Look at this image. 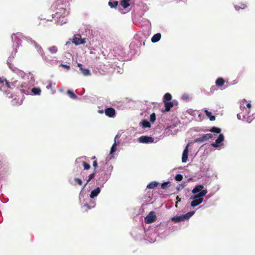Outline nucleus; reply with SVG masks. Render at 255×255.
Listing matches in <instances>:
<instances>
[{"label": "nucleus", "mask_w": 255, "mask_h": 255, "mask_svg": "<svg viewBox=\"0 0 255 255\" xmlns=\"http://www.w3.org/2000/svg\"><path fill=\"white\" fill-rule=\"evenodd\" d=\"M225 82V81L223 78H219L216 81V86L221 87L224 85Z\"/></svg>", "instance_id": "obj_17"}, {"label": "nucleus", "mask_w": 255, "mask_h": 255, "mask_svg": "<svg viewBox=\"0 0 255 255\" xmlns=\"http://www.w3.org/2000/svg\"><path fill=\"white\" fill-rule=\"evenodd\" d=\"M175 179L177 181H181L183 179V176L181 174H178L176 175Z\"/></svg>", "instance_id": "obj_34"}, {"label": "nucleus", "mask_w": 255, "mask_h": 255, "mask_svg": "<svg viewBox=\"0 0 255 255\" xmlns=\"http://www.w3.org/2000/svg\"><path fill=\"white\" fill-rule=\"evenodd\" d=\"M194 213H195L194 211H191V212H189L184 215H182L179 216H176L173 217L171 219V220H172V221H173L175 223L184 221L186 220L189 219L191 216H192L194 215Z\"/></svg>", "instance_id": "obj_2"}, {"label": "nucleus", "mask_w": 255, "mask_h": 255, "mask_svg": "<svg viewBox=\"0 0 255 255\" xmlns=\"http://www.w3.org/2000/svg\"><path fill=\"white\" fill-rule=\"evenodd\" d=\"M157 217L154 211H151L144 218V222L146 224H151L156 221Z\"/></svg>", "instance_id": "obj_3"}, {"label": "nucleus", "mask_w": 255, "mask_h": 255, "mask_svg": "<svg viewBox=\"0 0 255 255\" xmlns=\"http://www.w3.org/2000/svg\"><path fill=\"white\" fill-rule=\"evenodd\" d=\"M72 42L76 45L84 44L86 43V39L82 38L81 34H76L73 36Z\"/></svg>", "instance_id": "obj_4"}, {"label": "nucleus", "mask_w": 255, "mask_h": 255, "mask_svg": "<svg viewBox=\"0 0 255 255\" xmlns=\"http://www.w3.org/2000/svg\"><path fill=\"white\" fill-rule=\"evenodd\" d=\"M74 180L79 185H81L82 184V181L81 179L78 178H75Z\"/></svg>", "instance_id": "obj_36"}, {"label": "nucleus", "mask_w": 255, "mask_h": 255, "mask_svg": "<svg viewBox=\"0 0 255 255\" xmlns=\"http://www.w3.org/2000/svg\"><path fill=\"white\" fill-rule=\"evenodd\" d=\"M158 184L159 183L156 181L151 182L147 185V188L148 189H153L157 187Z\"/></svg>", "instance_id": "obj_20"}, {"label": "nucleus", "mask_w": 255, "mask_h": 255, "mask_svg": "<svg viewBox=\"0 0 255 255\" xmlns=\"http://www.w3.org/2000/svg\"><path fill=\"white\" fill-rule=\"evenodd\" d=\"M206 115L209 118L210 120L213 121L215 120V116L212 115L211 112L208 111L207 110H205L204 111Z\"/></svg>", "instance_id": "obj_18"}, {"label": "nucleus", "mask_w": 255, "mask_h": 255, "mask_svg": "<svg viewBox=\"0 0 255 255\" xmlns=\"http://www.w3.org/2000/svg\"><path fill=\"white\" fill-rule=\"evenodd\" d=\"M48 49L52 54H55L57 52V48L55 46H52L49 47Z\"/></svg>", "instance_id": "obj_27"}, {"label": "nucleus", "mask_w": 255, "mask_h": 255, "mask_svg": "<svg viewBox=\"0 0 255 255\" xmlns=\"http://www.w3.org/2000/svg\"><path fill=\"white\" fill-rule=\"evenodd\" d=\"M82 164L83 166H84L85 170H88L90 168V165L85 161H82Z\"/></svg>", "instance_id": "obj_33"}, {"label": "nucleus", "mask_w": 255, "mask_h": 255, "mask_svg": "<svg viewBox=\"0 0 255 255\" xmlns=\"http://www.w3.org/2000/svg\"><path fill=\"white\" fill-rule=\"evenodd\" d=\"M210 131L219 133L221 132V129L219 128L214 127L210 129Z\"/></svg>", "instance_id": "obj_26"}, {"label": "nucleus", "mask_w": 255, "mask_h": 255, "mask_svg": "<svg viewBox=\"0 0 255 255\" xmlns=\"http://www.w3.org/2000/svg\"><path fill=\"white\" fill-rule=\"evenodd\" d=\"M31 92L33 94V95H40L41 93V90L39 88L34 87L31 89Z\"/></svg>", "instance_id": "obj_23"}, {"label": "nucleus", "mask_w": 255, "mask_h": 255, "mask_svg": "<svg viewBox=\"0 0 255 255\" xmlns=\"http://www.w3.org/2000/svg\"><path fill=\"white\" fill-rule=\"evenodd\" d=\"M207 190H204L198 194L192 196L190 198L193 200L191 203V206L195 207L200 204L203 201V197L207 193Z\"/></svg>", "instance_id": "obj_1"}, {"label": "nucleus", "mask_w": 255, "mask_h": 255, "mask_svg": "<svg viewBox=\"0 0 255 255\" xmlns=\"http://www.w3.org/2000/svg\"><path fill=\"white\" fill-rule=\"evenodd\" d=\"M95 174H96V170H94V172L93 173L91 174L90 175H89V176H88V179L87 180L86 184L84 185L83 189H84L86 187L87 184L90 182V181L94 177V176H95Z\"/></svg>", "instance_id": "obj_22"}, {"label": "nucleus", "mask_w": 255, "mask_h": 255, "mask_svg": "<svg viewBox=\"0 0 255 255\" xmlns=\"http://www.w3.org/2000/svg\"><path fill=\"white\" fill-rule=\"evenodd\" d=\"M161 34L159 33H157L154 34L152 37L151 38V41L153 43H155L158 42L161 38Z\"/></svg>", "instance_id": "obj_16"}, {"label": "nucleus", "mask_w": 255, "mask_h": 255, "mask_svg": "<svg viewBox=\"0 0 255 255\" xmlns=\"http://www.w3.org/2000/svg\"><path fill=\"white\" fill-rule=\"evenodd\" d=\"M107 180V176L106 174L102 173L98 179V182L99 184H103Z\"/></svg>", "instance_id": "obj_15"}, {"label": "nucleus", "mask_w": 255, "mask_h": 255, "mask_svg": "<svg viewBox=\"0 0 255 255\" xmlns=\"http://www.w3.org/2000/svg\"><path fill=\"white\" fill-rule=\"evenodd\" d=\"M47 89H51L52 88V83L50 82L49 84L46 86Z\"/></svg>", "instance_id": "obj_40"}, {"label": "nucleus", "mask_w": 255, "mask_h": 255, "mask_svg": "<svg viewBox=\"0 0 255 255\" xmlns=\"http://www.w3.org/2000/svg\"><path fill=\"white\" fill-rule=\"evenodd\" d=\"M171 99H172L171 95L169 93H167L164 96V101H163L164 102V101L169 102L171 100Z\"/></svg>", "instance_id": "obj_24"}, {"label": "nucleus", "mask_w": 255, "mask_h": 255, "mask_svg": "<svg viewBox=\"0 0 255 255\" xmlns=\"http://www.w3.org/2000/svg\"><path fill=\"white\" fill-rule=\"evenodd\" d=\"M143 45H145V42H143Z\"/></svg>", "instance_id": "obj_47"}, {"label": "nucleus", "mask_w": 255, "mask_h": 255, "mask_svg": "<svg viewBox=\"0 0 255 255\" xmlns=\"http://www.w3.org/2000/svg\"><path fill=\"white\" fill-rule=\"evenodd\" d=\"M237 117H238V119H239V120L241 119V116L240 114H237Z\"/></svg>", "instance_id": "obj_44"}, {"label": "nucleus", "mask_w": 255, "mask_h": 255, "mask_svg": "<svg viewBox=\"0 0 255 255\" xmlns=\"http://www.w3.org/2000/svg\"><path fill=\"white\" fill-rule=\"evenodd\" d=\"M176 200H177V202L176 203L175 206L177 207V203H178V202L181 201V198H179L178 196H177L176 197Z\"/></svg>", "instance_id": "obj_39"}, {"label": "nucleus", "mask_w": 255, "mask_h": 255, "mask_svg": "<svg viewBox=\"0 0 255 255\" xmlns=\"http://www.w3.org/2000/svg\"><path fill=\"white\" fill-rule=\"evenodd\" d=\"M170 184V182L169 181L165 182L161 184V187L163 189H166L168 187V186Z\"/></svg>", "instance_id": "obj_30"}, {"label": "nucleus", "mask_w": 255, "mask_h": 255, "mask_svg": "<svg viewBox=\"0 0 255 255\" xmlns=\"http://www.w3.org/2000/svg\"><path fill=\"white\" fill-rule=\"evenodd\" d=\"M78 67H79V68H80V70H81L83 69V68H82L83 65H82V64H81V63H78Z\"/></svg>", "instance_id": "obj_41"}, {"label": "nucleus", "mask_w": 255, "mask_h": 255, "mask_svg": "<svg viewBox=\"0 0 255 255\" xmlns=\"http://www.w3.org/2000/svg\"><path fill=\"white\" fill-rule=\"evenodd\" d=\"M116 141V138H115V141ZM117 150L116 148V143L115 142V143L113 144V145L112 146V148L111 149L110 151V154H112L113 152H115Z\"/></svg>", "instance_id": "obj_32"}, {"label": "nucleus", "mask_w": 255, "mask_h": 255, "mask_svg": "<svg viewBox=\"0 0 255 255\" xmlns=\"http://www.w3.org/2000/svg\"><path fill=\"white\" fill-rule=\"evenodd\" d=\"M188 145L186 146V148L184 149L183 153H182V162H185L188 159Z\"/></svg>", "instance_id": "obj_10"}, {"label": "nucleus", "mask_w": 255, "mask_h": 255, "mask_svg": "<svg viewBox=\"0 0 255 255\" xmlns=\"http://www.w3.org/2000/svg\"><path fill=\"white\" fill-rule=\"evenodd\" d=\"M98 112L100 114H103L104 113L103 110H99Z\"/></svg>", "instance_id": "obj_45"}, {"label": "nucleus", "mask_w": 255, "mask_h": 255, "mask_svg": "<svg viewBox=\"0 0 255 255\" xmlns=\"http://www.w3.org/2000/svg\"><path fill=\"white\" fill-rule=\"evenodd\" d=\"M9 88H11V86L7 80L0 78V90L3 92H6Z\"/></svg>", "instance_id": "obj_5"}, {"label": "nucleus", "mask_w": 255, "mask_h": 255, "mask_svg": "<svg viewBox=\"0 0 255 255\" xmlns=\"http://www.w3.org/2000/svg\"><path fill=\"white\" fill-rule=\"evenodd\" d=\"M95 158H96V157H95V156H94V157L92 158V159H95Z\"/></svg>", "instance_id": "obj_46"}, {"label": "nucleus", "mask_w": 255, "mask_h": 255, "mask_svg": "<svg viewBox=\"0 0 255 255\" xmlns=\"http://www.w3.org/2000/svg\"><path fill=\"white\" fill-rule=\"evenodd\" d=\"M138 141L140 143H152L154 141V138L150 136H141L138 138Z\"/></svg>", "instance_id": "obj_7"}, {"label": "nucleus", "mask_w": 255, "mask_h": 255, "mask_svg": "<svg viewBox=\"0 0 255 255\" xmlns=\"http://www.w3.org/2000/svg\"><path fill=\"white\" fill-rule=\"evenodd\" d=\"M224 140V136L223 134H220L218 138L216 140L215 142L211 144L212 146L214 147H218L219 146V144L220 143L223 142Z\"/></svg>", "instance_id": "obj_9"}, {"label": "nucleus", "mask_w": 255, "mask_h": 255, "mask_svg": "<svg viewBox=\"0 0 255 255\" xmlns=\"http://www.w3.org/2000/svg\"><path fill=\"white\" fill-rule=\"evenodd\" d=\"M165 105V112H168L170 110V109L173 107L174 104L172 102H164Z\"/></svg>", "instance_id": "obj_12"}, {"label": "nucleus", "mask_w": 255, "mask_h": 255, "mask_svg": "<svg viewBox=\"0 0 255 255\" xmlns=\"http://www.w3.org/2000/svg\"><path fill=\"white\" fill-rule=\"evenodd\" d=\"M101 191L100 187H97L94 190H92L90 195V197L91 198H94L95 197L97 196L100 193Z\"/></svg>", "instance_id": "obj_11"}, {"label": "nucleus", "mask_w": 255, "mask_h": 255, "mask_svg": "<svg viewBox=\"0 0 255 255\" xmlns=\"http://www.w3.org/2000/svg\"><path fill=\"white\" fill-rule=\"evenodd\" d=\"M61 66H62L63 67H64L67 70H69L70 68V66L67 65L61 64Z\"/></svg>", "instance_id": "obj_38"}, {"label": "nucleus", "mask_w": 255, "mask_h": 255, "mask_svg": "<svg viewBox=\"0 0 255 255\" xmlns=\"http://www.w3.org/2000/svg\"><path fill=\"white\" fill-rule=\"evenodd\" d=\"M247 107L249 109H250L252 107V105L250 103H249L247 104Z\"/></svg>", "instance_id": "obj_42"}, {"label": "nucleus", "mask_w": 255, "mask_h": 255, "mask_svg": "<svg viewBox=\"0 0 255 255\" xmlns=\"http://www.w3.org/2000/svg\"><path fill=\"white\" fill-rule=\"evenodd\" d=\"M84 206L86 207L88 210L91 208L90 206L87 204H85Z\"/></svg>", "instance_id": "obj_43"}, {"label": "nucleus", "mask_w": 255, "mask_h": 255, "mask_svg": "<svg viewBox=\"0 0 255 255\" xmlns=\"http://www.w3.org/2000/svg\"><path fill=\"white\" fill-rule=\"evenodd\" d=\"M81 71L82 74L84 76H88V75H90V72L89 70L88 69H83V68Z\"/></svg>", "instance_id": "obj_29"}, {"label": "nucleus", "mask_w": 255, "mask_h": 255, "mask_svg": "<svg viewBox=\"0 0 255 255\" xmlns=\"http://www.w3.org/2000/svg\"><path fill=\"white\" fill-rule=\"evenodd\" d=\"M129 0H123L121 1L120 4L124 8L128 7L129 5Z\"/></svg>", "instance_id": "obj_21"}, {"label": "nucleus", "mask_w": 255, "mask_h": 255, "mask_svg": "<svg viewBox=\"0 0 255 255\" xmlns=\"http://www.w3.org/2000/svg\"><path fill=\"white\" fill-rule=\"evenodd\" d=\"M190 98V96L188 94H184L182 96V99L184 100H188Z\"/></svg>", "instance_id": "obj_35"}, {"label": "nucleus", "mask_w": 255, "mask_h": 255, "mask_svg": "<svg viewBox=\"0 0 255 255\" xmlns=\"http://www.w3.org/2000/svg\"><path fill=\"white\" fill-rule=\"evenodd\" d=\"M213 135L211 133H207L204 134L202 136L199 138H196L194 141L195 142H203L205 141L208 140V139L212 138Z\"/></svg>", "instance_id": "obj_6"}, {"label": "nucleus", "mask_w": 255, "mask_h": 255, "mask_svg": "<svg viewBox=\"0 0 255 255\" xmlns=\"http://www.w3.org/2000/svg\"><path fill=\"white\" fill-rule=\"evenodd\" d=\"M140 124L144 128H149L151 127L150 123L146 120H142Z\"/></svg>", "instance_id": "obj_19"}, {"label": "nucleus", "mask_w": 255, "mask_h": 255, "mask_svg": "<svg viewBox=\"0 0 255 255\" xmlns=\"http://www.w3.org/2000/svg\"><path fill=\"white\" fill-rule=\"evenodd\" d=\"M204 188V186L202 185H198L196 186L194 189L192 190V193L194 194L200 192L203 190H202Z\"/></svg>", "instance_id": "obj_14"}, {"label": "nucleus", "mask_w": 255, "mask_h": 255, "mask_svg": "<svg viewBox=\"0 0 255 255\" xmlns=\"http://www.w3.org/2000/svg\"><path fill=\"white\" fill-rule=\"evenodd\" d=\"M93 165L95 169H96V167H97V166H98V163H97V161L96 160H95V161H93Z\"/></svg>", "instance_id": "obj_37"}, {"label": "nucleus", "mask_w": 255, "mask_h": 255, "mask_svg": "<svg viewBox=\"0 0 255 255\" xmlns=\"http://www.w3.org/2000/svg\"><path fill=\"white\" fill-rule=\"evenodd\" d=\"M156 120V115L154 113H152L150 116V121L154 123Z\"/></svg>", "instance_id": "obj_31"}, {"label": "nucleus", "mask_w": 255, "mask_h": 255, "mask_svg": "<svg viewBox=\"0 0 255 255\" xmlns=\"http://www.w3.org/2000/svg\"><path fill=\"white\" fill-rule=\"evenodd\" d=\"M105 113L107 116L113 118L116 115V111L113 108H108L105 109Z\"/></svg>", "instance_id": "obj_8"}, {"label": "nucleus", "mask_w": 255, "mask_h": 255, "mask_svg": "<svg viewBox=\"0 0 255 255\" xmlns=\"http://www.w3.org/2000/svg\"><path fill=\"white\" fill-rule=\"evenodd\" d=\"M118 4V1H109V5L112 8H115L117 7Z\"/></svg>", "instance_id": "obj_28"}, {"label": "nucleus", "mask_w": 255, "mask_h": 255, "mask_svg": "<svg viewBox=\"0 0 255 255\" xmlns=\"http://www.w3.org/2000/svg\"><path fill=\"white\" fill-rule=\"evenodd\" d=\"M67 93L71 98L73 99H76L77 98V96L72 91L69 90Z\"/></svg>", "instance_id": "obj_25"}, {"label": "nucleus", "mask_w": 255, "mask_h": 255, "mask_svg": "<svg viewBox=\"0 0 255 255\" xmlns=\"http://www.w3.org/2000/svg\"><path fill=\"white\" fill-rule=\"evenodd\" d=\"M11 88L10 89H13V88H19L20 86V83L17 80H12L11 82L9 83Z\"/></svg>", "instance_id": "obj_13"}]
</instances>
